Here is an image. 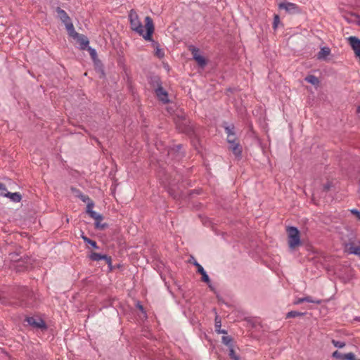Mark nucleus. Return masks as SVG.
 <instances>
[{"label":"nucleus","instance_id":"nucleus-1","mask_svg":"<svg viewBox=\"0 0 360 360\" xmlns=\"http://www.w3.org/2000/svg\"><path fill=\"white\" fill-rule=\"evenodd\" d=\"M129 20L131 29L135 32L142 36L146 41H152V34L154 32V24L150 17L146 16L145 18L146 32H144L143 26L139 20L137 13L131 9L129 13Z\"/></svg>","mask_w":360,"mask_h":360},{"label":"nucleus","instance_id":"nucleus-2","mask_svg":"<svg viewBox=\"0 0 360 360\" xmlns=\"http://www.w3.org/2000/svg\"><path fill=\"white\" fill-rule=\"evenodd\" d=\"M288 243L290 249L294 250L297 246L301 245L300 234L297 228L289 226L287 229Z\"/></svg>","mask_w":360,"mask_h":360},{"label":"nucleus","instance_id":"nucleus-3","mask_svg":"<svg viewBox=\"0 0 360 360\" xmlns=\"http://www.w3.org/2000/svg\"><path fill=\"white\" fill-rule=\"evenodd\" d=\"M94 206V202H89L86 206V212L89 214L91 218L95 220V228L98 229L103 230L105 227H107L106 224H101V221L103 220V217L102 214L97 213L94 211L92 209Z\"/></svg>","mask_w":360,"mask_h":360},{"label":"nucleus","instance_id":"nucleus-4","mask_svg":"<svg viewBox=\"0 0 360 360\" xmlns=\"http://www.w3.org/2000/svg\"><path fill=\"white\" fill-rule=\"evenodd\" d=\"M56 12H57L58 18L65 25L68 34L75 33V27H74L73 23H72L70 18L66 13V11H64L63 9L60 8V7H57Z\"/></svg>","mask_w":360,"mask_h":360},{"label":"nucleus","instance_id":"nucleus-5","mask_svg":"<svg viewBox=\"0 0 360 360\" xmlns=\"http://www.w3.org/2000/svg\"><path fill=\"white\" fill-rule=\"evenodd\" d=\"M155 82L158 84V87L155 89V91L157 97L160 101H161L163 103H169V100L168 98V94L167 92L163 89V87L161 85V82L159 78L155 77Z\"/></svg>","mask_w":360,"mask_h":360},{"label":"nucleus","instance_id":"nucleus-6","mask_svg":"<svg viewBox=\"0 0 360 360\" xmlns=\"http://www.w3.org/2000/svg\"><path fill=\"white\" fill-rule=\"evenodd\" d=\"M89 258L92 261H100V260H105L106 264L108 265V267L110 270L112 269V258L110 256H108L107 255H103L101 253L97 252H91L89 255Z\"/></svg>","mask_w":360,"mask_h":360},{"label":"nucleus","instance_id":"nucleus-7","mask_svg":"<svg viewBox=\"0 0 360 360\" xmlns=\"http://www.w3.org/2000/svg\"><path fill=\"white\" fill-rule=\"evenodd\" d=\"M27 323L34 328L46 329V325L41 319H35L34 317H27L26 319Z\"/></svg>","mask_w":360,"mask_h":360},{"label":"nucleus","instance_id":"nucleus-8","mask_svg":"<svg viewBox=\"0 0 360 360\" xmlns=\"http://www.w3.org/2000/svg\"><path fill=\"white\" fill-rule=\"evenodd\" d=\"M348 41L356 56L360 58V39L356 37H349Z\"/></svg>","mask_w":360,"mask_h":360},{"label":"nucleus","instance_id":"nucleus-9","mask_svg":"<svg viewBox=\"0 0 360 360\" xmlns=\"http://www.w3.org/2000/svg\"><path fill=\"white\" fill-rule=\"evenodd\" d=\"M70 36L77 39L82 49H85L88 46L89 41L86 37L83 34H79L75 30V33L69 34Z\"/></svg>","mask_w":360,"mask_h":360},{"label":"nucleus","instance_id":"nucleus-10","mask_svg":"<svg viewBox=\"0 0 360 360\" xmlns=\"http://www.w3.org/2000/svg\"><path fill=\"white\" fill-rule=\"evenodd\" d=\"M279 8L284 9L287 12L291 13H298L300 11L299 6L293 3L290 2H283L279 4Z\"/></svg>","mask_w":360,"mask_h":360},{"label":"nucleus","instance_id":"nucleus-11","mask_svg":"<svg viewBox=\"0 0 360 360\" xmlns=\"http://www.w3.org/2000/svg\"><path fill=\"white\" fill-rule=\"evenodd\" d=\"M198 268V272L202 275V281L207 283L210 287V279L204 268L196 261L193 264Z\"/></svg>","mask_w":360,"mask_h":360},{"label":"nucleus","instance_id":"nucleus-12","mask_svg":"<svg viewBox=\"0 0 360 360\" xmlns=\"http://www.w3.org/2000/svg\"><path fill=\"white\" fill-rule=\"evenodd\" d=\"M229 148L232 150L236 157H241L242 147L238 142L235 141L233 143H229Z\"/></svg>","mask_w":360,"mask_h":360},{"label":"nucleus","instance_id":"nucleus-13","mask_svg":"<svg viewBox=\"0 0 360 360\" xmlns=\"http://www.w3.org/2000/svg\"><path fill=\"white\" fill-rule=\"evenodd\" d=\"M72 191L75 194V196L84 202H87L88 204L89 202H93L88 195L83 194L79 189L72 188Z\"/></svg>","mask_w":360,"mask_h":360},{"label":"nucleus","instance_id":"nucleus-14","mask_svg":"<svg viewBox=\"0 0 360 360\" xmlns=\"http://www.w3.org/2000/svg\"><path fill=\"white\" fill-rule=\"evenodd\" d=\"M330 54V49L328 47H327V46L322 47L317 54V59L326 60V58Z\"/></svg>","mask_w":360,"mask_h":360},{"label":"nucleus","instance_id":"nucleus-15","mask_svg":"<svg viewBox=\"0 0 360 360\" xmlns=\"http://www.w3.org/2000/svg\"><path fill=\"white\" fill-rule=\"evenodd\" d=\"M348 251L350 254H353L357 255L360 257V246H356L353 243H349L347 245Z\"/></svg>","mask_w":360,"mask_h":360},{"label":"nucleus","instance_id":"nucleus-16","mask_svg":"<svg viewBox=\"0 0 360 360\" xmlns=\"http://www.w3.org/2000/svg\"><path fill=\"white\" fill-rule=\"evenodd\" d=\"M6 198H8L11 201H13L14 202H19L22 199V196L20 194V193H18V192H15V193L8 192Z\"/></svg>","mask_w":360,"mask_h":360},{"label":"nucleus","instance_id":"nucleus-17","mask_svg":"<svg viewBox=\"0 0 360 360\" xmlns=\"http://www.w3.org/2000/svg\"><path fill=\"white\" fill-rule=\"evenodd\" d=\"M221 342L224 345L228 347H231L233 345V339L229 335H225L221 338Z\"/></svg>","mask_w":360,"mask_h":360},{"label":"nucleus","instance_id":"nucleus-18","mask_svg":"<svg viewBox=\"0 0 360 360\" xmlns=\"http://www.w3.org/2000/svg\"><path fill=\"white\" fill-rule=\"evenodd\" d=\"M305 81H307L308 83L311 84L314 86L319 85V80L315 75H310L305 77Z\"/></svg>","mask_w":360,"mask_h":360},{"label":"nucleus","instance_id":"nucleus-19","mask_svg":"<svg viewBox=\"0 0 360 360\" xmlns=\"http://www.w3.org/2000/svg\"><path fill=\"white\" fill-rule=\"evenodd\" d=\"M305 314L302 312H299L297 311H290L286 314L285 318L290 319V318H295L297 316H304Z\"/></svg>","mask_w":360,"mask_h":360},{"label":"nucleus","instance_id":"nucleus-20","mask_svg":"<svg viewBox=\"0 0 360 360\" xmlns=\"http://www.w3.org/2000/svg\"><path fill=\"white\" fill-rule=\"evenodd\" d=\"M225 131L227 134V136H236L234 132V125L233 124H229L224 127Z\"/></svg>","mask_w":360,"mask_h":360},{"label":"nucleus","instance_id":"nucleus-21","mask_svg":"<svg viewBox=\"0 0 360 360\" xmlns=\"http://www.w3.org/2000/svg\"><path fill=\"white\" fill-rule=\"evenodd\" d=\"M154 44L156 45V48H155V55L159 58H162L164 57L165 56V53L163 51V50L162 49L160 48V46L158 43L155 42L153 39L152 41Z\"/></svg>","mask_w":360,"mask_h":360},{"label":"nucleus","instance_id":"nucleus-22","mask_svg":"<svg viewBox=\"0 0 360 360\" xmlns=\"http://www.w3.org/2000/svg\"><path fill=\"white\" fill-rule=\"evenodd\" d=\"M229 348V356H230V358L233 360H239L240 359V357L238 355H237L236 354V352L234 350V346H232L231 347H228Z\"/></svg>","mask_w":360,"mask_h":360},{"label":"nucleus","instance_id":"nucleus-23","mask_svg":"<svg viewBox=\"0 0 360 360\" xmlns=\"http://www.w3.org/2000/svg\"><path fill=\"white\" fill-rule=\"evenodd\" d=\"M195 60L198 63V64L200 66V67H204L206 65V60L205 59V58L202 56H195Z\"/></svg>","mask_w":360,"mask_h":360},{"label":"nucleus","instance_id":"nucleus-24","mask_svg":"<svg viewBox=\"0 0 360 360\" xmlns=\"http://www.w3.org/2000/svg\"><path fill=\"white\" fill-rule=\"evenodd\" d=\"M332 356L338 359V360H345V354H342L341 352H340L339 351L336 350L335 351L333 354H332Z\"/></svg>","mask_w":360,"mask_h":360},{"label":"nucleus","instance_id":"nucleus-25","mask_svg":"<svg viewBox=\"0 0 360 360\" xmlns=\"http://www.w3.org/2000/svg\"><path fill=\"white\" fill-rule=\"evenodd\" d=\"M8 192L6 186L0 182V195L6 197Z\"/></svg>","mask_w":360,"mask_h":360},{"label":"nucleus","instance_id":"nucleus-26","mask_svg":"<svg viewBox=\"0 0 360 360\" xmlns=\"http://www.w3.org/2000/svg\"><path fill=\"white\" fill-rule=\"evenodd\" d=\"M304 302L314 303V304H321V301L320 300H314L311 296H305L304 297Z\"/></svg>","mask_w":360,"mask_h":360},{"label":"nucleus","instance_id":"nucleus-27","mask_svg":"<svg viewBox=\"0 0 360 360\" xmlns=\"http://www.w3.org/2000/svg\"><path fill=\"white\" fill-rule=\"evenodd\" d=\"M332 344L334 345V347L337 348H343L345 346V342L342 341H338L335 340H332Z\"/></svg>","mask_w":360,"mask_h":360},{"label":"nucleus","instance_id":"nucleus-28","mask_svg":"<svg viewBox=\"0 0 360 360\" xmlns=\"http://www.w3.org/2000/svg\"><path fill=\"white\" fill-rule=\"evenodd\" d=\"M280 22V18L278 15H275L274 18V22H273V29L276 30L278 27V25Z\"/></svg>","mask_w":360,"mask_h":360},{"label":"nucleus","instance_id":"nucleus-29","mask_svg":"<svg viewBox=\"0 0 360 360\" xmlns=\"http://www.w3.org/2000/svg\"><path fill=\"white\" fill-rule=\"evenodd\" d=\"M345 360H360V359H356L354 354L352 352L345 354Z\"/></svg>","mask_w":360,"mask_h":360},{"label":"nucleus","instance_id":"nucleus-30","mask_svg":"<svg viewBox=\"0 0 360 360\" xmlns=\"http://www.w3.org/2000/svg\"><path fill=\"white\" fill-rule=\"evenodd\" d=\"M221 326V319L219 316L215 317V330L220 328Z\"/></svg>","mask_w":360,"mask_h":360},{"label":"nucleus","instance_id":"nucleus-31","mask_svg":"<svg viewBox=\"0 0 360 360\" xmlns=\"http://www.w3.org/2000/svg\"><path fill=\"white\" fill-rule=\"evenodd\" d=\"M89 51L90 56H91L92 58L94 59L97 56L96 50L94 49H92L91 47H89Z\"/></svg>","mask_w":360,"mask_h":360},{"label":"nucleus","instance_id":"nucleus-32","mask_svg":"<svg viewBox=\"0 0 360 360\" xmlns=\"http://www.w3.org/2000/svg\"><path fill=\"white\" fill-rule=\"evenodd\" d=\"M351 213H352L353 214H354L357 218L358 219L360 220V211L356 210V209H352L350 210Z\"/></svg>","mask_w":360,"mask_h":360},{"label":"nucleus","instance_id":"nucleus-33","mask_svg":"<svg viewBox=\"0 0 360 360\" xmlns=\"http://www.w3.org/2000/svg\"><path fill=\"white\" fill-rule=\"evenodd\" d=\"M227 141L229 143H233V142L236 141V136H227Z\"/></svg>","mask_w":360,"mask_h":360},{"label":"nucleus","instance_id":"nucleus-34","mask_svg":"<svg viewBox=\"0 0 360 360\" xmlns=\"http://www.w3.org/2000/svg\"><path fill=\"white\" fill-rule=\"evenodd\" d=\"M332 187V183L330 181H328L326 184L323 185V190L325 191H328Z\"/></svg>","mask_w":360,"mask_h":360},{"label":"nucleus","instance_id":"nucleus-35","mask_svg":"<svg viewBox=\"0 0 360 360\" xmlns=\"http://www.w3.org/2000/svg\"><path fill=\"white\" fill-rule=\"evenodd\" d=\"M190 50L192 51L193 57L194 59H195V56H200L198 54V49L193 47V49H191Z\"/></svg>","mask_w":360,"mask_h":360},{"label":"nucleus","instance_id":"nucleus-36","mask_svg":"<svg viewBox=\"0 0 360 360\" xmlns=\"http://www.w3.org/2000/svg\"><path fill=\"white\" fill-rule=\"evenodd\" d=\"M136 307L141 311L143 312V314H146V311H144V309H143V307L142 306V304H141L140 302H138L136 304Z\"/></svg>","mask_w":360,"mask_h":360},{"label":"nucleus","instance_id":"nucleus-37","mask_svg":"<svg viewBox=\"0 0 360 360\" xmlns=\"http://www.w3.org/2000/svg\"><path fill=\"white\" fill-rule=\"evenodd\" d=\"M81 238H82V240L86 243H89L91 240L90 238H89L87 236H86L84 233H82V236H81Z\"/></svg>","mask_w":360,"mask_h":360},{"label":"nucleus","instance_id":"nucleus-38","mask_svg":"<svg viewBox=\"0 0 360 360\" xmlns=\"http://www.w3.org/2000/svg\"><path fill=\"white\" fill-rule=\"evenodd\" d=\"M93 248L94 249H98V247L97 245V243L95 240H91L90 243H89Z\"/></svg>","mask_w":360,"mask_h":360},{"label":"nucleus","instance_id":"nucleus-39","mask_svg":"<svg viewBox=\"0 0 360 360\" xmlns=\"http://www.w3.org/2000/svg\"><path fill=\"white\" fill-rule=\"evenodd\" d=\"M215 331L219 334H227V331L226 330L221 329V328L216 330Z\"/></svg>","mask_w":360,"mask_h":360},{"label":"nucleus","instance_id":"nucleus-40","mask_svg":"<svg viewBox=\"0 0 360 360\" xmlns=\"http://www.w3.org/2000/svg\"><path fill=\"white\" fill-rule=\"evenodd\" d=\"M302 302H304V297L298 298L296 301H295V304H300Z\"/></svg>","mask_w":360,"mask_h":360},{"label":"nucleus","instance_id":"nucleus-41","mask_svg":"<svg viewBox=\"0 0 360 360\" xmlns=\"http://www.w3.org/2000/svg\"><path fill=\"white\" fill-rule=\"evenodd\" d=\"M357 111H358V112L360 114V106L358 108Z\"/></svg>","mask_w":360,"mask_h":360}]
</instances>
